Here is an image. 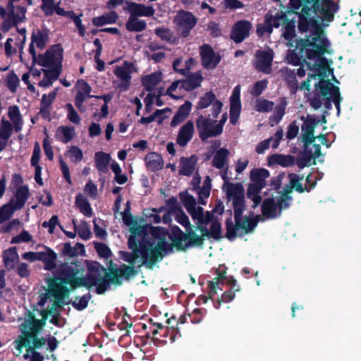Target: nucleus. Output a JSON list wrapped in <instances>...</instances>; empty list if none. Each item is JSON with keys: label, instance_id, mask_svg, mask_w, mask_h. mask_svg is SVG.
Masks as SVG:
<instances>
[{"label": "nucleus", "instance_id": "f257e3e1", "mask_svg": "<svg viewBox=\"0 0 361 361\" xmlns=\"http://www.w3.org/2000/svg\"><path fill=\"white\" fill-rule=\"evenodd\" d=\"M311 0H289L286 13L298 16V28L300 33L307 32L309 35L296 39V48L300 52L305 51L309 60L318 59L322 63L326 59L322 56L327 51L329 42L324 35L322 24L314 17H312Z\"/></svg>", "mask_w": 361, "mask_h": 361}, {"label": "nucleus", "instance_id": "f03ea898", "mask_svg": "<svg viewBox=\"0 0 361 361\" xmlns=\"http://www.w3.org/2000/svg\"><path fill=\"white\" fill-rule=\"evenodd\" d=\"M225 190L227 198L229 200L233 199L235 220L233 223L231 217L232 211L228 210L230 216L225 221L226 230L225 237L230 241H233L237 237V231L240 229H242L245 234L252 233L257 227L260 216L243 217L245 204L244 189L241 183H229Z\"/></svg>", "mask_w": 361, "mask_h": 361}, {"label": "nucleus", "instance_id": "7ed1b4c3", "mask_svg": "<svg viewBox=\"0 0 361 361\" xmlns=\"http://www.w3.org/2000/svg\"><path fill=\"white\" fill-rule=\"evenodd\" d=\"M87 270L85 288L90 290L93 286H96V293L98 295L104 294L111 284L121 286L122 279L128 281L137 274V271L133 267L125 264L118 268H111L109 272H107L106 268L96 261L87 262Z\"/></svg>", "mask_w": 361, "mask_h": 361}, {"label": "nucleus", "instance_id": "20e7f679", "mask_svg": "<svg viewBox=\"0 0 361 361\" xmlns=\"http://www.w3.org/2000/svg\"><path fill=\"white\" fill-rule=\"evenodd\" d=\"M137 235L141 238L144 246L143 265L152 269L155 264L166 256V246L169 243L166 237L169 233L165 228L159 226H150L148 224L137 227Z\"/></svg>", "mask_w": 361, "mask_h": 361}, {"label": "nucleus", "instance_id": "39448f33", "mask_svg": "<svg viewBox=\"0 0 361 361\" xmlns=\"http://www.w3.org/2000/svg\"><path fill=\"white\" fill-rule=\"evenodd\" d=\"M23 329L21 334L16 340V349L20 353L22 351V345H28L32 343L30 350L33 348H42L44 345L47 344V350L54 352L59 346V342L57 338L53 336L48 335L46 337H38L42 329L37 322V319L30 313V318L27 320V324L21 325Z\"/></svg>", "mask_w": 361, "mask_h": 361}, {"label": "nucleus", "instance_id": "423d86ee", "mask_svg": "<svg viewBox=\"0 0 361 361\" xmlns=\"http://www.w3.org/2000/svg\"><path fill=\"white\" fill-rule=\"evenodd\" d=\"M197 230L201 233V235L196 234L192 227L184 233L180 228V238L183 242L184 250L186 251L188 247H202L204 245V238H212L215 240L219 241L222 238L221 235V224L217 221L214 222L210 225V228L207 227L197 226Z\"/></svg>", "mask_w": 361, "mask_h": 361}, {"label": "nucleus", "instance_id": "0eeeda50", "mask_svg": "<svg viewBox=\"0 0 361 361\" xmlns=\"http://www.w3.org/2000/svg\"><path fill=\"white\" fill-rule=\"evenodd\" d=\"M84 271L81 265L76 263L63 264L58 271L57 275L49 281L54 283L58 286H66L68 285L70 290H74L79 287H85V276L82 275Z\"/></svg>", "mask_w": 361, "mask_h": 361}, {"label": "nucleus", "instance_id": "6e6552de", "mask_svg": "<svg viewBox=\"0 0 361 361\" xmlns=\"http://www.w3.org/2000/svg\"><path fill=\"white\" fill-rule=\"evenodd\" d=\"M137 227L130 228V235L128 239V246L130 250H132L131 252H122V258L123 259L129 263L130 267H134V264L137 259L140 257L142 260V265H143L144 260V251L142 250V247L144 246L142 239L137 235Z\"/></svg>", "mask_w": 361, "mask_h": 361}, {"label": "nucleus", "instance_id": "1a4fd4ad", "mask_svg": "<svg viewBox=\"0 0 361 361\" xmlns=\"http://www.w3.org/2000/svg\"><path fill=\"white\" fill-rule=\"evenodd\" d=\"M312 13L322 21L331 22L334 19L335 13L339 9L338 3L334 0H311Z\"/></svg>", "mask_w": 361, "mask_h": 361}, {"label": "nucleus", "instance_id": "9d476101", "mask_svg": "<svg viewBox=\"0 0 361 361\" xmlns=\"http://www.w3.org/2000/svg\"><path fill=\"white\" fill-rule=\"evenodd\" d=\"M216 123V120H212L202 114L197 118L195 121L196 128L202 141L204 142L209 137L219 135L214 125Z\"/></svg>", "mask_w": 361, "mask_h": 361}, {"label": "nucleus", "instance_id": "9b49d317", "mask_svg": "<svg viewBox=\"0 0 361 361\" xmlns=\"http://www.w3.org/2000/svg\"><path fill=\"white\" fill-rule=\"evenodd\" d=\"M177 30L183 38L188 37L197 22V18L190 11H180L176 18Z\"/></svg>", "mask_w": 361, "mask_h": 361}, {"label": "nucleus", "instance_id": "f8f14e48", "mask_svg": "<svg viewBox=\"0 0 361 361\" xmlns=\"http://www.w3.org/2000/svg\"><path fill=\"white\" fill-rule=\"evenodd\" d=\"M212 105V116L216 118L220 114L223 103L217 99L215 94L212 91H209L200 97L196 105L197 110L204 109Z\"/></svg>", "mask_w": 361, "mask_h": 361}, {"label": "nucleus", "instance_id": "ddd939ff", "mask_svg": "<svg viewBox=\"0 0 361 361\" xmlns=\"http://www.w3.org/2000/svg\"><path fill=\"white\" fill-rule=\"evenodd\" d=\"M49 32L47 28L36 29L32 31L28 51L33 61L36 60V51L34 44L39 49H44L49 39Z\"/></svg>", "mask_w": 361, "mask_h": 361}, {"label": "nucleus", "instance_id": "4468645a", "mask_svg": "<svg viewBox=\"0 0 361 361\" xmlns=\"http://www.w3.org/2000/svg\"><path fill=\"white\" fill-rule=\"evenodd\" d=\"M133 68L134 64L133 63L124 61L123 66H116L114 69V75L121 80L118 85V88L121 91H127L129 89Z\"/></svg>", "mask_w": 361, "mask_h": 361}, {"label": "nucleus", "instance_id": "2eb2a0df", "mask_svg": "<svg viewBox=\"0 0 361 361\" xmlns=\"http://www.w3.org/2000/svg\"><path fill=\"white\" fill-rule=\"evenodd\" d=\"M301 120L303 121V123L301 126V140L304 143V146H309L315 140L316 137L314 135V133L317 125V121L315 118L310 116H307V118L304 116H301Z\"/></svg>", "mask_w": 361, "mask_h": 361}, {"label": "nucleus", "instance_id": "dca6fc26", "mask_svg": "<svg viewBox=\"0 0 361 361\" xmlns=\"http://www.w3.org/2000/svg\"><path fill=\"white\" fill-rule=\"evenodd\" d=\"M252 24L246 20L237 21L232 27L230 37L235 43H240L250 36Z\"/></svg>", "mask_w": 361, "mask_h": 361}, {"label": "nucleus", "instance_id": "f3484780", "mask_svg": "<svg viewBox=\"0 0 361 361\" xmlns=\"http://www.w3.org/2000/svg\"><path fill=\"white\" fill-rule=\"evenodd\" d=\"M202 65L207 69L215 68L221 61V57L216 55L209 44H204L200 47Z\"/></svg>", "mask_w": 361, "mask_h": 361}, {"label": "nucleus", "instance_id": "a211bd4d", "mask_svg": "<svg viewBox=\"0 0 361 361\" xmlns=\"http://www.w3.org/2000/svg\"><path fill=\"white\" fill-rule=\"evenodd\" d=\"M41 8L46 16H51L55 12L57 15L71 18L73 11H65L60 7L61 0H41Z\"/></svg>", "mask_w": 361, "mask_h": 361}, {"label": "nucleus", "instance_id": "6ab92c4d", "mask_svg": "<svg viewBox=\"0 0 361 361\" xmlns=\"http://www.w3.org/2000/svg\"><path fill=\"white\" fill-rule=\"evenodd\" d=\"M255 68L265 74H269L271 72V66L274 59V51L272 49L258 51L256 54Z\"/></svg>", "mask_w": 361, "mask_h": 361}, {"label": "nucleus", "instance_id": "aec40b11", "mask_svg": "<svg viewBox=\"0 0 361 361\" xmlns=\"http://www.w3.org/2000/svg\"><path fill=\"white\" fill-rule=\"evenodd\" d=\"M316 87L319 88L321 95L326 97L331 95V101L334 103L335 106H338L341 102V96L338 86L334 85L329 80L320 81L316 84Z\"/></svg>", "mask_w": 361, "mask_h": 361}, {"label": "nucleus", "instance_id": "412c9836", "mask_svg": "<svg viewBox=\"0 0 361 361\" xmlns=\"http://www.w3.org/2000/svg\"><path fill=\"white\" fill-rule=\"evenodd\" d=\"M241 111V102L240 86H236L230 98V122L235 125L237 123Z\"/></svg>", "mask_w": 361, "mask_h": 361}, {"label": "nucleus", "instance_id": "4be33fe9", "mask_svg": "<svg viewBox=\"0 0 361 361\" xmlns=\"http://www.w3.org/2000/svg\"><path fill=\"white\" fill-rule=\"evenodd\" d=\"M267 161L269 166H281L286 168L295 164V157L290 154L276 153L268 156Z\"/></svg>", "mask_w": 361, "mask_h": 361}, {"label": "nucleus", "instance_id": "5701e85b", "mask_svg": "<svg viewBox=\"0 0 361 361\" xmlns=\"http://www.w3.org/2000/svg\"><path fill=\"white\" fill-rule=\"evenodd\" d=\"M195 133L194 123L192 121H187L182 126L178 131L176 138L177 144L185 147L192 140Z\"/></svg>", "mask_w": 361, "mask_h": 361}, {"label": "nucleus", "instance_id": "b1692460", "mask_svg": "<svg viewBox=\"0 0 361 361\" xmlns=\"http://www.w3.org/2000/svg\"><path fill=\"white\" fill-rule=\"evenodd\" d=\"M179 231L180 228L178 226L175 225L171 226L169 238L171 241V243H169L168 246H166V255L173 252V247H175L178 251H185L183 242L180 238L181 234Z\"/></svg>", "mask_w": 361, "mask_h": 361}, {"label": "nucleus", "instance_id": "393cba45", "mask_svg": "<svg viewBox=\"0 0 361 361\" xmlns=\"http://www.w3.org/2000/svg\"><path fill=\"white\" fill-rule=\"evenodd\" d=\"M48 287V293L54 298L61 307L66 304L65 298L69 295L71 291L67 286H58L54 283L49 281Z\"/></svg>", "mask_w": 361, "mask_h": 361}, {"label": "nucleus", "instance_id": "a878e982", "mask_svg": "<svg viewBox=\"0 0 361 361\" xmlns=\"http://www.w3.org/2000/svg\"><path fill=\"white\" fill-rule=\"evenodd\" d=\"M226 267L224 264L219 265V268L216 270V276L213 281L208 282V287L209 288V298L216 293L218 288L221 290L220 286L224 284V281L227 279L226 277Z\"/></svg>", "mask_w": 361, "mask_h": 361}, {"label": "nucleus", "instance_id": "bb28decb", "mask_svg": "<svg viewBox=\"0 0 361 361\" xmlns=\"http://www.w3.org/2000/svg\"><path fill=\"white\" fill-rule=\"evenodd\" d=\"M288 178L289 179L288 184L290 185V189H295V191L299 193H303L304 192H310L317 184V180H314L312 184L303 187L302 181L303 180L304 176L302 175L300 176L295 173H288Z\"/></svg>", "mask_w": 361, "mask_h": 361}, {"label": "nucleus", "instance_id": "cd10ccee", "mask_svg": "<svg viewBox=\"0 0 361 361\" xmlns=\"http://www.w3.org/2000/svg\"><path fill=\"white\" fill-rule=\"evenodd\" d=\"M128 4L129 13L137 18L139 16L151 17L154 16L155 12L152 6H146L136 2H128Z\"/></svg>", "mask_w": 361, "mask_h": 361}, {"label": "nucleus", "instance_id": "c85d7f7f", "mask_svg": "<svg viewBox=\"0 0 361 361\" xmlns=\"http://www.w3.org/2000/svg\"><path fill=\"white\" fill-rule=\"evenodd\" d=\"M261 209L262 215L266 219H275L281 216L273 196L263 200Z\"/></svg>", "mask_w": 361, "mask_h": 361}, {"label": "nucleus", "instance_id": "c756f323", "mask_svg": "<svg viewBox=\"0 0 361 361\" xmlns=\"http://www.w3.org/2000/svg\"><path fill=\"white\" fill-rule=\"evenodd\" d=\"M197 161L198 158L195 154L189 157H181L180 159L179 175L190 176L195 169Z\"/></svg>", "mask_w": 361, "mask_h": 361}, {"label": "nucleus", "instance_id": "7c9ffc66", "mask_svg": "<svg viewBox=\"0 0 361 361\" xmlns=\"http://www.w3.org/2000/svg\"><path fill=\"white\" fill-rule=\"evenodd\" d=\"M203 80V78L200 72L192 73L187 75V78L181 80L182 85L180 86V90L187 92L192 91L199 87Z\"/></svg>", "mask_w": 361, "mask_h": 361}, {"label": "nucleus", "instance_id": "2f4dec72", "mask_svg": "<svg viewBox=\"0 0 361 361\" xmlns=\"http://www.w3.org/2000/svg\"><path fill=\"white\" fill-rule=\"evenodd\" d=\"M4 267L8 271L15 269L16 264L19 262V255L16 247H11L2 253Z\"/></svg>", "mask_w": 361, "mask_h": 361}, {"label": "nucleus", "instance_id": "473e14b6", "mask_svg": "<svg viewBox=\"0 0 361 361\" xmlns=\"http://www.w3.org/2000/svg\"><path fill=\"white\" fill-rule=\"evenodd\" d=\"M63 52V50L60 44L54 45L46 51V53H49L47 57L49 63V68L54 66H62Z\"/></svg>", "mask_w": 361, "mask_h": 361}, {"label": "nucleus", "instance_id": "72a5a7b5", "mask_svg": "<svg viewBox=\"0 0 361 361\" xmlns=\"http://www.w3.org/2000/svg\"><path fill=\"white\" fill-rule=\"evenodd\" d=\"M191 108L192 103L189 101L185 102L183 104L180 106L171 120V126L172 127H176L183 123L189 116Z\"/></svg>", "mask_w": 361, "mask_h": 361}, {"label": "nucleus", "instance_id": "f704fd0d", "mask_svg": "<svg viewBox=\"0 0 361 361\" xmlns=\"http://www.w3.org/2000/svg\"><path fill=\"white\" fill-rule=\"evenodd\" d=\"M146 166L152 172L162 169L164 160L161 154L157 152H150L145 158Z\"/></svg>", "mask_w": 361, "mask_h": 361}, {"label": "nucleus", "instance_id": "c9c22d12", "mask_svg": "<svg viewBox=\"0 0 361 361\" xmlns=\"http://www.w3.org/2000/svg\"><path fill=\"white\" fill-rule=\"evenodd\" d=\"M46 252H42L40 261L44 263V269L47 271H51L56 267L57 255L56 252L49 248L45 247Z\"/></svg>", "mask_w": 361, "mask_h": 361}, {"label": "nucleus", "instance_id": "e433bc0d", "mask_svg": "<svg viewBox=\"0 0 361 361\" xmlns=\"http://www.w3.org/2000/svg\"><path fill=\"white\" fill-rule=\"evenodd\" d=\"M161 80V73L160 72H154L141 78L142 85L147 92H152Z\"/></svg>", "mask_w": 361, "mask_h": 361}, {"label": "nucleus", "instance_id": "4c0bfd02", "mask_svg": "<svg viewBox=\"0 0 361 361\" xmlns=\"http://www.w3.org/2000/svg\"><path fill=\"white\" fill-rule=\"evenodd\" d=\"M270 176L269 171L264 168L253 169L250 171V177L252 183L261 186H266V179Z\"/></svg>", "mask_w": 361, "mask_h": 361}, {"label": "nucleus", "instance_id": "58836bf2", "mask_svg": "<svg viewBox=\"0 0 361 361\" xmlns=\"http://www.w3.org/2000/svg\"><path fill=\"white\" fill-rule=\"evenodd\" d=\"M94 159L97 169L101 173H107L111 160L110 154L104 152H98L95 153Z\"/></svg>", "mask_w": 361, "mask_h": 361}, {"label": "nucleus", "instance_id": "ea45409f", "mask_svg": "<svg viewBox=\"0 0 361 361\" xmlns=\"http://www.w3.org/2000/svg\"><path fill=\"white\" fill-rule=\"evenodd\" d=\"M147 27V23L144 20H140L137 17L130 14L128 20L126 23V28L129 32H142Z\"/></svg>", "mask_w": 361, "mask_h": 361}, {"label": "nucleus", "instance_id": "a19ab883", "mask_svg": "<svg viewBox=\"0 0 361 361\" xmlns=\"http://www.w3.org/2000/svg\"><path fill=\"white\" fill-rule=\"evenodd\" d=\"M118 18V15L114 11H111L108 13L101 16L94 17L92 18V24L96 27H101L106 24L115 23Z\"/></svg>", "mask_w": 361, "mask_h": 361}, {"label": "nucleus", "instance_id": "79ce46f5", "mask_svg": "<svg viewBox=\"0 0 361 361\" xmlns=\"http://www.w3.org/2000/svg\"><path fill=\"white\" fill-rule=\"evenodd\" d=\"M85 252V246L83 244L77 243L74 246L71 245V243L69 242L65 243L63 244V249L61 250V253L64 256H68L70 257H73L77 256L78 255H82Z\"/></svg>", "mask_w": 361, "mask_h": 361}, {"label": "nucleus", "instance_id": "37998d69", "mask_svg": "<svg viewBox=\"0 0 361 361\" xmlns=\"http://www.w3.org/2000/svg\"><path fill=\"white\" fill-rule=\"evenodd\" d=\"M295 49L298 50L299 53H296L295 50L288 51V53L286 56V60L288 63L293 66H299L300 64L305 63L308 68H310V63L307 62L305 59H302L303 54H305V56H306L305 51L300 52L298 49L296 47ZM305 57L309 59L307 56Z\"/></svg>", "mask_w": 361, "mask_h": 361}, {"label": "nucleus", "instance_id": "c03bdc74", "mask_svg": "<svg viewBox=\"0 0 361 361\" xmlns=\"http://www.w3.org/2000/svg\"><path fill=\"white\" fill-rule=\"evenodd\" d=\"M30 196V191L27 185L20 186L15 192L16 202L14 204L17 209H22Z\"/></svg>", "mask_w": 361, "mask_h": 361}, {"label": "nucleus", "instance_id": "a18cd8bd", "mask_svg": "<svg viewBox=\"0 0 361 361\" xmlns=\"http://www.w3.org/2000/svg\"><path fill=\"white\" fill-rule=\"evenodd\" d=\"M75 205L80 209V212L87 217H91L93 214V210L89 201L81 194L79 193L75 197Z\"/></svg>", "mask_w": 361, "mask_h": 361}, {"label": "nucleus", "instance_id": "49530a36", "mask_svg": "<svg viewBox=\"0 0 361 361\" xmlns=\"http://www.w3.org/2000/svg\"><path fill=\"white\" fill-rule=\"evenodd\" d=\"M228 155L229 151L227 149L224 147L220 148L214 156L212 165L218 169H224L226 161H228Z\"/></svg>", "mask_w": 361, "mask_h": 361}, {"label": "nucleus", "instance_id": "de8ad7c7", "mask_svg": "<svg viewBox=\"0 0 361 361\" xmlns=\"http://www.w3.org/2000/svg\"><path fill=\"white\" fill-rule=\"evenodd\" d=\"M304 150L300 152L295 158V164L300 169H303L308 166L310 161L314 158V154L308 146H304Z\"/></svg>", "mask_w": 361, "mask_h": 361}, {"label": "nucleus", "instance_id": "09e8293b", "mask_svg": "<svg viewBox=\"0 0 361 361\" xmlns=\"http://www.w3.org/2000/svg\"><path fill=\"white\" fill-rule=\"evenodd\" d=\"M26 1L22 2V4H16L13 6V13L11 8H7L8 10V16H13L15 19H16L20 23L23 22L25 19V13L27 11Z\"/></svg>", "mask_w": 361, "mask_h": 361}, {"label": "nucleus", "instance_id": "8fccbe9b", "mask_svg": "<svg viewBox=\"0 0 361 361\" xmlns=\"http://www.w3.org/2000/svg\"><path fill=\"white\" fill-rule=\"evenodd\" d=\"M50 71H44L45 77L47 78V83H44V80L39 82V85L41 87H48L52 84L53 80H56L59 78L62 66H54L51 67Z\"/></svg>", "mask_w": 361, "mask_h": 361}, {"label": "nucleus", "instance_id": "3c124183", "mask_svg": "<svg viewBox=\"0 0 361 361\" xmlns=\"http://www.w3.org/2000/svg\"><path fill=\"white\" fill-rule=\"evenodd\" d=\"M155 35L159 37L162 41L167 43L173 44L176 43V37L174 36L173 32L167 27H157L154 30Z\"/></svg>", "mask_w": 361, "mask_h": 361}, {"label": "nucleus", "instance_id": "603ef678", "mask_svg": "<svg viewBox=\"0 0 361 361\" xmlns=\"http://www.w3.org/2000/svg\"><path fill=\"white\" fill-rule=\"evenodd\" d=\"M283 36L284 39L287 40L289 43L293 42L296 37L295 21L293 20H290L287 18V20H286L285 24L283 26Z\"/></svg>", "mask_w": 361, "mask_h": 361}, {"label": "nucleus", "instance_id": "864d4df0", "mask_svg": "<svg viewBox=\"0 0 361 361\" xmlns=\"http://www.w3.org/2000/svg\"><path fill=\"white\" fill-rule=\"evenodd\" d=\"M166 334H158L160 337H157V336L154 337V341H158L161 343H167L169 338V341L170 343L174 342L178 338H180L181 336L179 330H173L167 328Z\"/></svg>", "mask_w": 361, "mask_h": 361}, {"label": "nucleus", "instance_id": "5fc2aeb1", "mask_svg": "<svg viewBox=\"0 0 361 361\" xmlns=\"http://www.w3.org/2000/svg\"><path fill=\"white\" fill-rule=\"evenodd\" d=\"M286 106L287 102L285 98H283L281 103L274 108L273 114L270 116L269 120L273 121L276 124H278L282 120L286 114Z\"/></svg>", "mask_w": 361, "mask_h": 361}, {"label": "nucleus", "instance_id": "6e6d98bb", "mask_svg": "<svg viewBox=\"0 0 361 361\" xmlns=\"http://www.w3.org/2000/svg\"><path fill=\"white\" fill-rule=\"evenodd\" d=\"M271 13L268 12L264 16V23L263 24H258L257 26L256 32L259 37L263 36L265 33H271L273 29L271 25Z\"/></svg>", "mask_w": 361, "mask_h": 361}, {"label": "nucleus", "instance_id": "4d7b16f0", "mask_svg": "<svg viewBox=\"0 0 361 361\" xmlns=\"http://www.w3.org/2000/svg\"><path fill=\"white\" fill-rule=\"evenodd\" d=\"M240 290V287H238L237 288H235V290H233V288H230L225 291L220 298L214 302L215 308L219 309L222 302L227 303L231 302L235 296V293L239 292Z\"/></svg>", "mask_w": 361, "mask_h": 361}, {"label": "nucleus", "instance_id": "13d9d810", "mask_svg": "<svg viewBox=\"0 0 361 361\" xmlns=\"http://www.w3.org/2000/svg\"><path fill=\"white\" fill-rule=\"evenodd\" d=\"M91 298L92 295L90 293H87L82 297H75V300L70 302L69 303H71L75 310L82 311L87 307Z\"/></svg>", "mask_w": 361, "mask_h": 361}, {"label": "nucleus", "instance_id": "bf43d9fd", "mask_svg": "<svg viewBox=\"0 0 361 361\" xmlns=\"http://www.w3.org/2000/svg\"><path fill=\"white\" fill-rule=\"evenodd\" d=\"M179 197L188 212L193 209L197 204L195 197L192 195L188 194L187 191L181 192L179 194Z\"/></svg>", "mask_w": 361, "mask_h": 361}, {"label": "nucleus", "instance_id": "052dcab7", "mask_svg": "<svg viewBox=\"0 0 361 361\" xmlns=\"http://www.w3.org/2000/svg\"><path fill=\"white\" fill-rule=\"evenodd\" d=\"M13 131L12 124L7 120L2 118L0 123V138L8 140Z\"/></svg>", "mask_w": 361, "mask_h": 361}, {"label": "nucleus", "instance_id": "680f3d73", "mask_svg": "<svg viewBox=\"0 0 361 361\" xmlns=\"http://www.w3.org/2000/svg\"><path fill=\"white\" fill-rule=\"evenodd\" d=\"M18 209L15 204L11 203L2 206L0 208V224L8 220L13 212Z\"/></svg>", "mask_w": 361, "mask_h": 361}, {"label": "nucleus", "instance_id": "e2e57ef3", "mask_svg": "<svg viewBox=\"0 0 361 361\" xmlns=\"http://www.w3.org/2000/svg\"><path fill=\"white\" fill-rule=\"evenodd\" d=\"M274 103L266 99H258L255 104V110L258 112H270L273 110Z\"/></svg>", "mask_w": 361, "mask_h": 361}, {"label": "nucleus", "instance_id": "0e129e2a", "mask_svg": "<svg viewBox=\"0 0 361 361\" xmlns=\"http://www.w3.org/2000/svg\"><path fill=\"white\" fill-rule=\"evenodd\" d=\"M58 131L61 132L63 135V137L60 140L63 143H68L75 136V128L72 126H60L58 128Z\"/></svg>", "mask_w": 361, "mask_h": 361}, {"label": "nucleus", "instance_id": "69168bd1", "mask_svg": "<svg viewBox=\"0 0 361 361\" xmlns=\"http://www.w3.org/2000/svg\"><path fill=\"white\" fill-rule=\"evenodd\" d=\"M271 27L278 28L281 25H284L286 20H287V13L286 12H283L282 11H278L276 13L275 15L271 14Z\"/></svg>", "mask_w": 361, "mask_h": 361}, {"label": "nucleus", "instance_id": "338daca9", "mask_svg": "<svg viewBox=\"0 0 361 361\" xmlns=\"http://www.w3.org/2000/svg\"><path fill=\"white\" fill-rule=\"evenodd\" d=\"M175 220L185 227L186 231L192 227L188 216L182 209H180L179 211L176 212Z\"/></svg>", "mask_w": 361, "mask_h": 361}, {"label": "nucleus", "instance_id": "774afa93", "mask_svg": "<svg viewBox=\"0 0 361 361\" xmlns=\"http://www.w3.org/2000/svg\"><path fill=\"white\" fill-rule=\"evenodd\" d=\"M94 244V248L100 257L108 259L111 256L112 252L106 244L99 242H95Z\"/></svg>", "mask_w": 361, "mask_h": 361}]
</instances>
